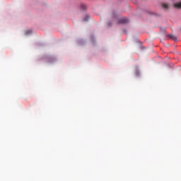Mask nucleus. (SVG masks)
<instances>
[{
	"mask_svg": "<svg viewBox=\"0 0 181 181\" xmlns=\"http://www.w3.org/2000/svg\"><path fill=\"white\" fill-rule=\"evenodd\" d=\"M162 8L164 9H169V4L166 3H163L162 4Z\"/></svg>",
	"mask_w": 181,
	"mask_h": 181,
	"instance_id": "nucleus-2",
	"label": "nucleus"
},
{
	"mask_svg": "<svg viewBox=\"0 0 181 181\" xmlns=\"http://www.w3.org/2000/svg\"><path fill=\"white\" fill-rule=\"evenodd\" d=\"M174 7L177 8H181V2L175 4Z\"/></svg>",
	"mask_w": 181,
	"mask_h": 181,
	"instance_id": "nucleus-3",
	"label": "nucleus"
},
{
	"mask_svg": "<svg viewBox=\"0 0 181 181\" xmlns=\"http://www.w3.org/2000/svg\"><path fill=\"white\" fill-rule=\"evenodd\" d=\"M84 21H87V19L84 18Z\"/></svg>",
	"mask_w": 181,
	"mask_h": 181,
	"instance_id": "nucleus-8",
	"label": "nucleus"
},
{
	"mask_svg": "<svg viewBox=\"0 0 181 181\" xmlns=\"http://www.w3.org/2000/svg\"><path fill=\"white\" fill-rule=\"evenodd\" d=\"M30 33H32V30H27L25 32V35H30Z\"/></svg>",
	"mask_w": 181,
	"mask_h": 181,
	"instance_id": "nucleus-6",
	"label": "nucleus"
},
{
	"mask_svg": "<svg viewBox=\"0 0 181 181\" xmlns=\"http://www.w3.org/2000/svg\"><path fill=\"white\" fill-rule=\"evenodd\" d=\"M108 25H109V26H111V23H109Z\"/></svg>",
	"mask_w": 181,
	"mask_h": 181,
	"instance_id": "nucleus-7",
	"label": "nucleus"
},
{
	"mask_svg": "<svg viewBox=\"0 0 181 181\" xmlns=\"http://www.w3.org/2000/svg\"><path fill=\"white\" fill-rule=\"evenodd\" d=\"M170 39H173V40H177V38L175 37V35H169Z\"/></svg>",
	"mask_w": 181,
	"mask_h": 181,
	"instance_id": "nucleus-5",
	"label": "nucleus"
},
{
	"mask_svg": "<svg viewBox=\"0 0 181 181\" xmlns=\"http://www.w3.org/2000/svg\"><path fill=\"white\" fill-rule=\"evenodd\" d=\"M129 22V20L127 18H122L118 21L119 24H125L128 23Z\"/></svg>",
	"mask_w": 181,
	"mask_h": 181,
	"instance_id": "nucleus-1",
	"label": "nucleus"
},
{
	"mask_svg": "<svg viewBox=\"0 0 181 181\" xmlns=\"http://www.w3.org/2000/svg\"><path fill=\"white\" fill-rule=\"evenodd\" d=\"M80 8L84 11V9L87 8V6L85 4H81Z\"/></svg>",
	"mask_w": 181,
	"mask_h": 181,
	"instance_id": "nucleus-4",
	"label": "nucleus"
}]
</instances>
